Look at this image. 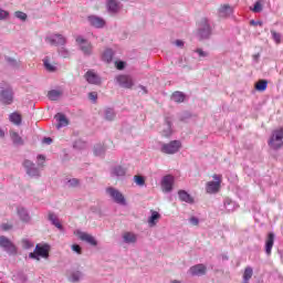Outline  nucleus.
<instances>
[{
    "mask_svg": "<svg viewBox=\"0 0 283 283\" xmlns=\"http://www.w3.org/2000/svg\"><path fill=\"white\" fill-rule=\"evenodd\" d=\"M116 81L120 87H126L127 90L134 86V80L129 75H118Z\"/></svg>",
    "mask_w": 283,
    "mask_h": 283,
    "instance_id": "nucleus-10",
    "label": "nucleus"
},
{
    "mask_svg": "<svg viewBox=\"0 0 283 283\" xmlns=\"http://www.w3.org/2000/svg\"><path fill=\"white\" fill-rule=\"evenodd\" d=\"M272 39L276 43V45H280L282 43V34L277 33L275 30H271Z\"/></svg>",
    "mask_w": 283,
    "mask_h": 283,
    "instance_id": "nucleus-35",
    "label": "nucleus"
},
{
    "mask_svg": "<svg viewBox=\"0 0 283 283\" xmlns=\"http://www.w3.org/2000/svg\"><path fill=\"white\" fill-rule=\"evenodd\" d=\"M6 136V133L0 128V138H3Z\"/></svg>",
    "mask_w": 283,
    "mask_h": 283,
    "instance_id": "nucleus-57",
    "label": "nucleus"
},
{
    "mask_svg": "<svg viewBox=\"0 0 283 283\" xmlns=\"http://www.w3.org/2000/svg\"><path fill=\"white\" fill-rule=\"evenodd\" d=\"M175 44L177 45V48H182L185 45V42H182L181 40H177Z\"/></svg>",
    "mask_w": 283,
    "mask_h": 283,
    "instance_id": "nucleus-53",
    "label": "nucleus"
},
{
    "mask_svg": "<svg viewBox=\"0 0 283 283\" xmlns=\"http://www.w3.org/2000/svg\"><path fill=\"white\" fill-rule=\"evenodd\" d=\"M54 118L57 120L56 129H61V127H67V125H70V120H67V117H65L63 113H57Z\"/></svg>",
    "mask_w": 283,
    "mask_h": 283,
    "instance_id": "nucleus-18",
    "label": "nucleus"
},
{
    "mask_svg": "<svg viewBox=\"0 0 283 283\" xmlns=\"http://www.w3.org/2000/svg\"><path fill=\"white\" fill-rule=\"evenodd\" d=\"M171 134V120L169 118H166V129L161 132V135L165 136V138H168V136H170Z\"/></svg>",
    "mask_w": 283,
    "mask_h": 283,
    "instance_id": "nucleus-30",
    "label": "nucleus"
},
{
    "mask_svg": "<svg viewBox=\"0 0 283 283\" xmlns=\"http://www.w3.org/2000/svg\"><path fill=\"white\" fill-rule=\"evenodd\" d=\"M270 149L277 151L283 148V127L274 129L268 140Z\"/></svg>",
    "mask_w": 283,
    "mask_h": 283,
    "instance_id": "nucleus-1",
    "label": "nucleus"
},
{
    "mask_svg": "<svg viewBox=\"0 0 283 283\" xmlns=\"http://www.w3.org/2000/svg\"><path fill=\"white\" fill-rule=\"evenodd\" d=\"M174 176L171 175H167L163 178L161 180V189L163 191H165L166 193H169V191H171V189H174Z\"/></svg>",
    "mask_w": 283,
    "mask_h": 283,
    "instance_id": "nucleus-11",
    "label": "nucleus"
},
{
    "mask_svg": "<svg viewBox=\"0 0 283 283\" xmlns=\"http://www.w3.org/2000/svg\"><path fill=\"white\" fill-rule=\"evenodd\" d=\"M195 52L200 56V59L209 56V52L203 51L202 49H197Z\"/></svg>",
    "mask_w": 283,
    "mask_h": 283,
    "instance_id": "nucleus-42",
    "label": "nucleus"
},
{
    "mask_svg": "<svg viewBox=\"0 0 283 283\" xmlns=\"http://www.w3.org/2000/svg\"><path fill=\"white\" fill-rule=\"evenodd\" d=\"M49 258L50 256V245L44 244V245H35V250L34 252H31L29 254V258H31V260H41L40 258Z\"/></svg>",
    "mask_w": 283,
    "mask_h": 283,
    "instance_id": "nucleus-2",
    "label": "nucleus"
},
{
    "mask_svg": "<svg viewBox=\"0 0 283 283\" xmlns=\"http://www.w3.org/2000/svg\"><path fill=\"white\" fill-rule=\"evenodd\" d=\"M253 277V268L247 266L243 273V280H251Z\"/></svg>",
    "mask_w": 283,
    "mask_h": 283,
    "instance_id": "nucleus-36",
    "label": "nucleus"
},
{
    "mask_svg": "<svg viewBox=\"0 0 283 283\" xmlns=\"http://www.w3.org/2000/svg\"><path fill=\"white\" fill-rule=\"evenodd\" d=\"M14 14L17 19H20L21 21H25V19H28V14H25L23 11H17Z\"/></svg>",
    "mask_w": 283,
    "mask_h": 283,
    "instance_id": "nucleus-41",
    "label": "nucleus"
},
{
    "mask_svg": "<svg viewBox=\"0 0 283 283\" xmlns=\"http://www.w3.org/2000/svg\"><path fill=\"white\" fill-rule=\"evenodd\" d=\"M105 118L106 120H114V118H116V113H114V109L107 108L105 111Z\"/></svg>",
    "mask_w": 283,
    "mask_h": 283,
    "instance_id": "nucleus-37",
    "label": "nucleus"
},
{
    "mask_svg": "<svg viewBox=\"0 0 283 283\" xmlns=\"http://www.w3.org/2000/svg\"><path fill=\"white\" fill-rule=\"evenodd\" d=\"M185 98H187V96L180 91L174 92L171 95V101L175 103H185Z\"/></svg>",
    "mask_w": 283,
    "mask_h": 283,
    "instance_id": "nucleus-23",
    "label": "nucleus"
},
{
    "mask_svg": "<svg viewBox=\"0 0 283 283\" xmlns=\"http://www.w3.org/2000/svg\"><path fill=\"white\" fill-rule=\"evenodd\" d=\"M1 101L4 105H11L13 101L12 88L6 90L1 92Z\"/></svg>",
    "mask_w": 283,
    "mask_h": 283,
    "instance_id": "nucleus-17",
    "label": "nucleus"
},
{
    "mask_svg": "<svg viewBox=\"0 0 283 283\" xmlns=\"http://www.w3.org/2000/svg\"><path fill=\"white\" fill-rule=\"evenodd\" d=\"M189 273L192 275H205L207 273V266L205 264H197L189 269Z\"/></svg>",
    "mask_w": 283,
    "mask_h": 283,
    "instance_id": "nucleus-19",
    "label": "nucleus"
},
{
    "mask_svg": "<svg viewBox=\"0 0 283 283\" xmlns=\"http://www.w3.org/2000/svg\"><path fill=\"white\" fill-rule=\"evenodd\" d=\"M69 184L71 185V187H77L78 179H71V180H69Z\"/></svg>",
    "mask_w": 283,
    "mask_h": 283,
    "instance_id": "nucleus-50",
    "label": "nucleus"
},
{
    "mask_svg": "<svg viewBox=\"0 0 283 283\" xmlns=\"http://www.w3.org/2000/svg\"><path fill=\"white\" fill-rule=\"evenodd\" d=\"M134 180H135L136 185L143 186V176L136 175L134 177Z\"/></svg>",
    "mask_w": 283,
    "mask_h": 283,
    "instance_id": "nucleus-45",
    "label": "nucleus"
},
{
    "mask_svg": "<svg viewBox=\"0 0 283 283\" xmlns=\"http://www.w3.org/2000/svg\"><path fill=\"white\" fill-rule=\"evenodd\" d=\"M49 220L52 222V224L54 227H56V229H60V231H63V226L59 221V218L56 217V214H54L53 212H50L49 213Z\"/></svg>",
    "mask_w": 283,
    "mask_h": 283,
    "instance_id": "nucleus-26",
    "label": "nucleus"
},
{
    "mask_svg": "<svg viewBox=\"0 0 283 283\" xmlns=\"http://www.w3.org/2000/svg\"><path fill=\"white\" fill-rule=\"evenodd\" d=\"M107 10L112 14H116L120 10V4L116 0H108L107 3Z\"/></svg>",
    "mask_w": 283,
    "mask_h": 283,
    "instance_id": "nucleus-20",
    "label": "nucleus"
},
{
    "mask_svg": "<svg viewBox=\"0 0 283 283\" xmlns=\"http://www.w3.org/2000/svg\"><path fill=\"white\" fill-rule=\"evenodd\" d=\"M243 283H249V280H243Z\"/></svg>",
    "mask_w": 283,
    "mask_h": 283,
    "instance_id": "nucleus-59",
    "label": "nucleus"
},
{
    "mask_svg": "<svg viewBox=\"0 0 283 283\" xmlns=\"http://www.w3.org/2000/svg\"><path fill=\"white\" fill-rule=\"evenodd\" d=\"M160 220V213L158 211L151 210V216L148 218V227H156Z\"/></svg>",
    "mask_w": 283,
    "mask_h": 283,
    "instance_id": "nucleus-22",
    "label": "nucleus"
},
{
    "mask_svg": "<svg viewBox=\"0 0 283 283\" xmlns=\"http://www.w3.org/2000/svg\"><path fill=\"white\" fill-rule=\"evenodd\" d=\"M123 239L127 244H134V242L137 240V237L134 232H125Z\"/></svg>",
    "mask_w": 283,
    "mask_h": 283,
    "instance_id": "nucleus-27",
    "label": "nucleus"
},
{
    "mask_svg": "<svg viewBox=\"0 0 283 283\" xmlns=\"http://www.w3.org/2000/svg\"><path fill=\"white\" fill-rule=\"evenodd\" d=\"M212 178L216 181H208L206 184L207 193H218V191H220V186L222 185V175H213Z\"/></svg>",
    "mask_w": 283,
    "mask_h": 283,
    "instance_id": "nucleus-4",
    "label": "nucleus"
},
{
    "mask_svg": "<svg viewBox=\"0 0 283 283\" xmlns=\"http://www.w3.org/2000/svg\"><path fill=\"white\" fill-rule=\"evenodd\" d=\"M90 101H96L98 98V94L96 92L88 93Z\"/></svg>",
    "mask_w": 283,
    "mask_h": 283,
    "instance_id": "nucleus-48",
    "label": "nucleus"
},
{
    "mask_svg": "<svg viewBox=\"0 0 283 283\" xmlns=\"http://www.w3.org/2000/svg\"><path fill=\"white\" fill-rule=\"evenodd\" d=\"M181 147L182 144L180 143V140H172L168 144H164L161 147V151L163 154H178Z\"/></svg>",
    "mask_w": 283,
    "mask_h": 283,
    "instance_id": "nucleus-5",
    "label": "nucleus"
},
{
    "mask_svg": "<svg viewBox=\"0 0 283 283\" xmlns=\"http://www.w3.org/2000/svg\"><path fill=\"white\" fill-rule=\"evenodd\" d=\"M46 43L50 45H65L67 40L62 34H53L49 38H45Z\"/></svg>",
    "mask_w": 283,
    "mask_h": 283,
    "instance_id": "nucleus-9",
    "label": "nucleus"
},
{
    "mask_svg": "<svg viewBox=\"0 0 283 283\" xmlns=\"http://www.w3.org/2000/svg\"><path fill=\"white\" fill-rule=\"evenodd\" d=\"M171 283H180V281H178V280H174Z\"/></svg>",
    "mask_w": 283,
    "mask_h": 283,
    "instance_id": "nucleus-58",
    "label": "nucleus"
},
{
    "mask_svg": "<svg viewBox=\"0 0 283 283\" xmlns=\"http://www.w3.org/2000/svg\"><path fill=\"white\" fill-rule=\"evenodd\" d=\"M251 25H260V27H262V22H260V21H254V20H252L251 22Z\"/></svg>",
    "mask_w": 283,
    "mask_h": 283,
    "instance_id": "nucleus-54",
    "label": "nucleus"
},
{
    "mask_svg": "<svg viewBox=\"0 0 283 283\" xmlns=\"http://www.w3.org/2000/svg\"><path fill=\"white\" fill-rule=\"evenodd\" d=\"M178 196H179V200H181V202H187L188 205H193V197H191V195H189L187 191L179 190Z\"/></svg>",
    "mask_w": 283,
    "mask_h": 283,
    "instance_id": "nucleus-21",
    "label": "nucleus"
},
{
    "mask_svg": "<svg viewBox=\"0 0 283 283\" xmlns=\"http://www.w3.org/2000/svg\"><path fill=\"white\" fill-rule=\"evenodd\" d=\"M38 160H41L42 163H45V156L39 155L38 156Z\"/></svg>",
    "mask_w": 283,
    "mask_h": 283,
    "instance_id": "nucleus-56",
    "label": "nucleus"
},
{
    "mask_svg": "<svg viewBox=\"0 0 283 283\" xmlns=\"http://www.w3.org/2000/svg\"><path fill=\"white\" fill-rule=\"evenodd\" d=\"M22 247H23V249H32V247H34V243L30 242V240H28V239H23Z\"/></svg>",
    "mask_w": 283,
    "mask_h": 283,
    "instance_id": "nucleus-39",
    "label": "nucleus"
},
{
    "mask_svg": "<svg viewBox=\"0 0 283 283\" xmlns=\"http://www.w3.org/2000/svg\"><path fill=\"white\" fill-rule=\"evenodd\" d=\"M77 238H80L83 242H87L88 244H91V247H96V244H98L96 239L87 232L78 231L77 232Z\"/></svg>",
    "mask_w": 283,
    "mask_h": 283,
    "instance_id": "nucleus-15",
    "label": "nucleus"
},
{
    "mask_svg": "<svg viewBox=\"0 0 283 283\" xmlns=\"http://www.w3.org/2000/svg\"><path fill=\"white\" fill-rule=\"evenodd\" d=\"M189 221L192 224V227H198V224H200V220H198V218L196 217H191Z\"/></svg>",
    "mask_w": 283,
    "mask_h": 283,
    "instance_id": "nucleus-44",
    "label": "nucleus"
},
{
    "mask_svg": "<svg viewBox=\"0 0 283 283\" xmlns=\"http://www.w3.org/2000/svg\"><path fill=\"white\" fill-rule=\"evenodd\" d=\"M273 244H275V234L270 232L268 238L265 239V253L266 255H271V251L273 250Z\"/></svg>",
    "mask_w": 283,
    "mask_h": 283,
    "instance_id": "nucleus-16",
    "label": "nucleus"
},
{
    "mask_svg": "<svg viewBox=\"0 0 283 283\" xmlns=\"http://www.w3.org/2000/svg\"><path fill=\"white\" fill-rule=\"evenodd\" d=\"M115 65H116L117 70H125V62H123V61L115 62Z\"/></svg>",
    "mask_w": 283,
    "mask_h": 283,
    "instance_id": "nucleus-47",
    "label": "nucleus"
},
{
    "mask_svg": "<svg viewBox=\"0 0 283 283\" xmlns=\"http://www.w3.org/2000/svg\"><path fill=\"white\" fill-rule=\"evenodd\" d=\"M144 90V92H147L145 88H143Z\"/></svg>",
    "mask_w": 283,
    "mask_h": 283,
    "instance_id": "nucleus-60",
    "label": "nucleus"
},
{
    "mask_svg": "<svg viewBox=\"0 0 283 283\" xmlns=\"http://www.w3.org/2000/svg\"><path fill=\"white\" fill-rule=\"evenodd\" d=\"M266 87H269V82L266 80H260L256 84H255V90L258 92H265Z\"/></svg>",
    "mask_w": 283,
    "mask_h": 283,
    "instance_id": "nucleus-29",
    "label": "nucleus"
},
{
    "mask_svg": "<svg viewBox=\"0 0 283 283\" xmlns=\"http://www.w3.org/2000/svg\"><path fill=\"white\" fill-rule=\"evenodd\" d=\"M1 229H2V231H10V229H12V224H10V223H3V224L1 226Z\"/></svg>",
    "mask_w": 283,
    "mask_h": 283,
    "instance_id": "nucleus-49",
    "label": "nucleus"
},
{
    "mask_svg": "<svg viewBox=\"0 0 283 283\" xmlns=\"http://www.w3.org/2000/svg\"><path fill=\"white\" fill-rule=\"evenodd\" d=\"M252 12H262V1H256L252 8Z\"/></svg>",
    "mask_w": 283,
    "mask_h": 283,
    "instance_id": "nucleus-40",
    "label": "nucleus"
},
{
    "mask_svg": "<svg viewBox=\"0 0 283 283\" xmlns=\"http://www.w3.org/2000/svg\"><path fill=\"white\" fill-rule=\"evenodd\" d=\"M113 59H114V51H112V49H106L102 54V61H105L106 63H112Z\"/></svg>",
    "mask_w": 283,
    "mask_h": 283,
    "instance_id": "nucleus-25",
    "label": "nucleus"
},
{
    "mask_svg": "<svg viewBox=\"0 0 283 283\" xmlns=\"http://www.w3.org/2000/svg\"><path fill=\"white\" fill-rule=\"evenodd\" d=\"M44 67L48 70V72H56V66L52 63H50V57H44L43 60Z\"/></svg>",
    "mask_w": 283,
    "mask_h": 283,
    "instance_id": "nucleus-32",
    "label": "nucleus"
},
{
    "mask_svg": "<svg viewBox=\"0 0 283 283\" xmlns=\"http://www.w3.org/2000/svg\"><path fill=\"white\" fill-rule=\"evenodd\" d=\"M43 143H44L45 145H52V139H51L50 137H45V138L43 139Z\"/></svg>",
    "mask_w": 283,
    "mask_h": 283,
    "instance_id": "nucleus-52",
    "label": "nucleus"
},
{
    "mask_svg": "<svg viewBox=\"0 0 283 283\" xmlns=\"http://www.w3.org/2000/svg\"><path fill=\"white\" fill-rule=\"evenodd\" d=\"M9 120L11 123H13V125H19L22 120L21 118V114L19 113H12L10 116H9Z\"/></svg>",
    "mask_w": 283,
    "mask_h": 283,
    "instance_id": "nucleus-33",
    "label": "nucleus"
},
{
    "mask_svg": "<svg viewBox=\"0 0 283 283\" xmlns=\"http://www.w3.org/2000/svg\"><path fill=\"white\" fill-rule=\"evenodd\" d=\"M106 192L113 198L114 202L117 205H126L125 202V196L122 195L119 190L116 188H107Z\"/></svg>",
    "mask_w": 283,
    "mask_h": 283,
    "instance_id": "nucleus-7",
    "label": "nucleus"
},
{
    "mask_svg": "<svg viewBox=\"0 0 283 283\" xmlns=\"http://www.w3.org/2000/svg\"><path fill=\"white\" fill-rule=\"evenodd\" d=\"M23 167L27 169L28 176H31L32 178L39 176V168L34 167V163L30 159H25L23 161Z\"/></svg>",
    "mask_w": 283,
    "mask_h": 283,
    "instance_id": "nucleus-12",
    "label": "nucleus"
},
{
    "mask_svg": "<svg viewBox=\"0 0 283 283\" xmlns=\"http://www.w3.org/2000/svg\"><path fill=\"white\" fill-rule=\"evenodd\" d=\"M98 149H103V147L97 146V147L95 148V156H101V153H98Z\"/></svg>",
    "mask_w": 283,
    "mask_h": 283,
    "instance_id": "nucleus-55",
    "label": "nucleus"
},
{
    "mask_svg": "<svg viewBox=\"0 0 283 283\" xmlns=\"http://www.w3.org/2000/svg\"><path fill=\"white\" fill-rule=\"evenodd\" d=\"M219 13L221 17H229V14L233 13V8L229 4H223L219 8Z\"/></svg>",
    "mask_w": 283,
    "mask_h": 283,
    "instance_id": "nucleus-24",
    "label": "nucleus"
},
{
    "mask_svg": "<svg viewBox=\"0 0 283 283\" xmlns=\"http://www.w3.org/2000/svg\"><path fill=\"white\" fill-rule=\"evenodd\" d=\"M84 76L91 85H101V77L94 71H87Z\"/></svg>",
    "mask_w": 283,
    "mask_h": 283,
    "instance_id": "nucleus-14",
    "label": "nucleus"
},
{
    "mask_svg": "<svg viewBox=\"0 0 283 283\" xmlns=\"http://www.w3.org/2000/svg\"><path fill=\"white\" fill-rule=\"evenodd\" d=\"M72 280H73L74 282H78V280H81V274H80V273H74V274H72Z\"/></svg>",
    "mask_w": 283,
    "mask_h": 283,
    "instance_id": "nucleus-51",
    "label": "nucleus"
},
{
    "mask_svg": "<svg viewBox=\"0 0 283 283\" xmlns=\"http://www.w3.org/2000/svg\"><path fill=\"white\" fill-rule=\"evenodd\" d=\"M72 251H75V253H77L78 255H81V253H82L81 245H78V244H73V245H72Z\"/></svg>",
    "mask_w": 283,
    "mask_h": 283,
    "instance_id": "nucleus-46",
    "label": "nucleus"
},
{
    "mask_svg": "<svg viewBox=\"0 0 283 283\" xmlns=\"http://www.w3.org/2000/svg\"><path fill=\"white\" fill-rule=\"evenodd\" d=\"M88 23L93 27V28H105V19L98 17V15H88L87 17Z\"/></svg>",
    "mask_w": 283,
    "mask_h": 283,
    "instance_id": "nucleus-13",
    "label": "nucleus"
},
{
    "mask_svg": "<svg viewBox=\"0 0 283 283\" xmlns=\"http://www.w3.org/2000/svg\"><path fill=\"white\" fill-rule=\"evenodd\" d=\"M76 43L80 46V50L83 51V54L86 56H90L92 54V50H94V46H92V43L82 36L76 38Z\"/></svg>",
    "mask_w": 283,
    "mask_h": 283,
    "instance_id": "nucleus-6",
    "label": "nucleus"
},
{
    "mask_svg": "<svg viewBox=\"0 0 283 283\" xmlns=\"http://www.w3.org/2000/svg\"><path fill=\"white\" fill-rule=\"evenodd\" d=\"M0 247H2V249L8 253H17V247H14L12 241H10L6 235L0 237Z\"/></svg>",
    "mask_w": 283,
    "mask_h": 283,
    "instance_id": "nucleus-8",
    "label": "nucleus"
},
{
    "mask_svg": "<svg viewBox=\"0 0 283 283\" xmlns=\"http://www.w3.org/2000/svg\"><path fill=\"white\" fill-rule=\"evenodd\" d=\"M62 94L63 93L61 91L52 90V91H49L48 98H49V101H59V98H61Z\"/></svg>",
    "mask_w": 283,
    "mask_h": 283,
    "instance_id": "nucleus-28",
    "label": "nucleus"
},
{
    "mask_svg": "<svg viewBox=\"0 0 283 283\" xmlns=\"http://www.w3.org/2000/svg\"><path fill=\"white\" fill-rule=\"evenodd\" d=\"M19 216L23 222H28L30 220V214H28L24 209L19 211Z\"/></svg>",
    "mask_w": 283,
    "mask_h": 283,
    "instance_id": "nucleus-38",
    "label": "nucleus"
},
{
    "mask_svg": "<svg viewBox=\"0 0 283 283\" xmlns=\"http://www.w3.org/2000/svg\"><path fill=\"white\" fill-rule=\"evenodd\" d=\"M10 15V13L3 9H0V21L3 19H8V17Z\"/></svg>",
    "mask_w": 283,
    "mask_h": 283,
    "instance_id": "nucleus-43",
    "label": "nucleus"
},
{
    "mask_svg": "<svg viewBox=\"0 0 283 283\" xmlns=\"http://www.w3.org/2000/svg\"><path fill=\"white\" fill-rule=\"evenodd\" d=\"M198 28V36L200 39H209L211 36V25L209 24V20L207 18L199 21Z\"/></svg>",
    "mask_w": 283,
    "mask_h": 283,
    "instance_id": "nucleus-3",
    "label": "nucleus"
},
{
    "mask_svg": "<svg viewBox=\"0 0 283 283\" xmlns=\"http://www.w3.org/2000/svg\"><path fill=\"white\" fill-rule=\"evenodd\" d=\"M10 136L15 145H23V139L21 138V136H19L18 133L12 132Z\"/></svg>",
    "mask_w": 283,
    "mask_h": 283,
    "instance_id": "nucleus-34",
    "label": "nucleus"
},
{
    "mask_svg": "<svg viewBox=\"0 0 283 283\" xmlns=\"http://www.w3.org/2000/svg\"><path fill=\"white\" fill-rule=\"evenodd\" d=\"M125 174H127V170L122 166H117L113 169V176H117V178L125 176Z\"/></svg>",
    "mask_w": 283,
    "mask_h": 283,
    "instance_id": "nucleus-31",
    "label": "nucleus"
}]
</instances>
